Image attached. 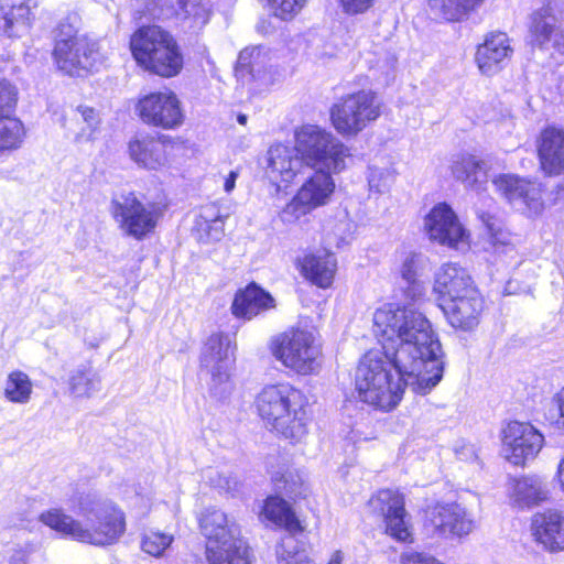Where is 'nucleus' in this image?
<instances>
[{
	"label": "nucleus",
	"instance_id": "obj_1",
	"mask_svg": "<svg viewBox=\"0 0 564 564\" xmlns=\"http://www.w3.org/2000/svg\"><path fill=\"white\" fill-rule=\"evenodd\" d=\"M372 321L381 350H370L359 361L355 380L360 400L390 411L406 387L420 395L430 393L444 372L441 343L430 321L393 304L376 310Z\"/></svg>",
	"mask_w": 564,
	"mask_h": 564
},
{
	"label": "nucleus",
	"instance_id": "obj_2",
	"mask_svg": "<svg viewBox=\"0 0 564 564\" xmlns=\"http://www.w3.org/2000/svg\"><path fill=\"white\" fill-rule=\"evenodd\" d=\"M74 511L80 520L58 508L42 512L39 520L66 538L95 546L112 545L126 532L124 512L110 499L86 494Z\"/></svg>",
	"mask_w": 564,
	"mask_h": 564
},
{
	"label": "nucleus",
	"instance_id": "obj_3",
	"mask_svg": "<svg viewBox=\"0 0 564 564\" xmlns=\"http://www.w3.org/2000/svg\"><path fill=\"white\" fill-rule=\"evenodd\" d=\"M487 160H478L471 154L458 155L452 164L454 177L466 187L480 189L491 177ZM495 188L518 210L529 216L538 215L543 209L540 184L511 174L492 176Z\"/></svg>",
	"mask_w": 564,
	"mask_h": 564
},
{
	"label": "nucleus",
	"instance_id": "obj_4",
	"mask_svg": "<svg viewBox=\"0 0 564 564\" xmlns=\"http://www.w3.org/2000/svg\"><path fill=\"white\" fill-rule=\"evenodd\" d=\"M264 424L284 438L300 442L307 434V415L302 392L289 382L268 384L256 399Z\"/></svg>",
	"mask_w": 564,
	"mask_h": 564
},
{
	"label": "nucleus",
	"instance_id": "obj_5",
	"mask_svg": "<svg viewBox=\"0 0 564 564\" xmlns=\"http://www.w3.org/2000/svg\"><path fill=\"white\" fill-rule=\"evenodd\" d=\"M206 538L209 564H251L250 549L240 536L235 519L216 508H207L199 518Z\"/></svg>",
	"mask_w": 564,
	"mask_h": 564
},
{
	"label": "nucleus",
	"instance_id": "obj_6",
	"mask_svg": "<svg viewBox=\"0 0 564 564\" xmlns=\"http://www.w3.org/2000/svg\"><path fill=\"white\" fill-rule=\"evenodd\" d=\"M130 47L137 63L159 76H176L183 67L176 42L160 26L139 29L131 36Z\"/></svg>",
	"mask_w": 564,
	"mask_h": 564
},
{
	"label": "nucleus",
	"instance_id": "obj_7",
	"mask_svg": "<svg viewBox=\"0 0 564 564\" xmlns=\"http://www.w3.org/2000/svg\"><path fill=\"white\" fill-rule=\"evenodd\" d=\"M270 351L282 366L300 376L315 375L322 368V345L312 329L296 327L274 336Z\"/></svg>",
	"mask_w": 564,
	"mask_h": 564
},
{
	"label": "nucleus",
	"instance_id": "obj_8",
	"mask_svg": "<svg viewBox=\"0 0 564 564\" xmlns=\"http://www.w3.org/2000/svg\"><path fill=\"white\" fill-rule=\"evenodd\" d=\"M294 148L302 162L313 170L340 172L350 156L348 147L315 124H304L295 131Z\"/></svg>",
	"mask_w": 564,
	"mask_h": 564
},
{
	"label": "nucleus",
	"instance_id": "obj_9",
	"mask_svg": "<svg viewBox=\"0 0 564 564\" xmlns=\"http://www.w3.org/2000/svg\"><path fill=\"white\" fill-rule=\"evenodd\" d=\"M76 17L59 22L56 29L53 59L56 67L69 76H85L99 62L97 43L79 35Z\"/></svg>",
	"mask_w": 564,
	"mask_h": 564
},
{
	"label": "nucleus",
	"instance_id": "obj_10",
	"mask_svg": "<svg viewBox=\"0 0 564 564\" xmlns=\"http://www.w3.org/2000/svg\"><path fill=\"white\" fill-rule=\"evenodd\" d=\"M382 112V101L371 89L348 94L330 108V120L343 137H355Z\"/></svg>",
	"mask_w": 564,
	"mask_h": 564
},
{
	"label": "nucleus",
	"instance_id": "obj_11",
	"mask_svg": "<svg viewBox=\"0 0 564 564\" xmlns=\"http://www.w3.org/2000/svg\"><path fill=\"white\" fill-rule=\"evenodd\" d=\"M110 213L123 235L135 240L153 232L160 218L155 204L141 202L132 192L112 198Z\"/></svg>",
	"mask_w": 564,
	"mask_h": 564
},
{
	"label": "nucleus",
	"instance_id": "obj_12",
	"mask_svg": "<svg viewBox=\"0 0 564 564\" xmlns=\"http://www.w3.org/2000/svg\"><path fill=\"white\" fill-rule=\"evenodd\" d=\"M333 173L335 172L328 170H314L280 212L281 221L293 225L314 209L328 204L335 191Z\"/></svg>",
	"mask_w": 564,
	"mask_h": 564
},
{
	"label": "nucleus",
	"instance_id": "obj_13",
	"mask_svg": "<svg viewBox=\"0 0 564 564\" xmlns=\"http://www.w3.org/2000/svg\"><path fill=\"white\" fill-rule=\"evenodd\" d=\"M234 361L230 337L223 333L212 334L203 347L200 364L210 373V392L218 399L226 398L232 390L230 370Z\"/></svg>",
	"mask_w": 564,
	"mask_h": 564
},
{
	"label": "nucleus",
	"instance_id": "obj_14",
	"mask_svg": "<svg viewBox=\"0 0 564 564\" xmlns=\"http://www.w3.org/2000/svg\"><path fill=\"white\" fill-rule=\"evenodd\" d=\"M564 0H545L529 22V43L540 50L553 47L564 54Z\"/></svg>",
	"mask_w": 564,
	"mask_h": 564
},
{
	"label": "nucleus",
	"instance_id": "obj_15",
	"mask_svg": "<svg viewBox=\"0 0 564 564\" xmlns=\"http://www.w3.org/2000/svg\"><path fill=\"white\" fill-rule=\"evenodd\" d=\"M501 442L505 458L516 466H523L538 456L544 436L528 422L510 421L501 431Z\"/></svg>",
	"mask_w": 564,
	"mask_h": 564
},
{
	"label": "nucleus",
	"instance_id": "obj_16",
	"mask_svg": "<svg viewBox=\"0 0 564 564\" xmlns=\"http://www.w3.org/2000/svg\"><path fill=\"white\" fill-rule=\"evenodd\" d=\"M426 525L441 538L466 536L476 528L474 514L457 502L436 503L426 511Z\"/></svg>",
	"mask_w": 564,
	"mask_h": 564
},
{
	"label": "nucleus",
	"instance_id": "obj_17",
	"mask_svg": "<svg viewBox=\"0 0 564 564\" xmlns=\"http://www.w3.org/2000/svg\"><path fill=\"white\" fill-rule=\"evenodd\" d=\"M135 109L144 123L162 129H175L184 121L181 102L170 90L144 96L139 100Z\"/></svg>",
	"mask_w": 564,
	"mask_h": 564
},
{
	"label": "nucleus",
	"instance_id": "obj_18",
	"mask_svg": "<svg viewBox=\"0 0 564 564\" xmlns=\"http://www.w3.org/2000/svg\"><path fill=\"white\" fill-rule=\"evenodd\" d=\"M425 230L431 240L456 250L468 247V234L453 209L445 203L437 204L426 215Z\"/></svg>",
	"mask_w": 564,
	"mask_h": 564
},
{
	"label": "nucleus",
	"instance_id": "obj_19",
	"mask_svg": "<svg viewBox=\"0 0 564 564\" xmlns=\"http://www.w3.org/2000/svg\"><path fill=\"white\" fill-rule=\"evenodd\" d=\"M373 510L383 516L386 531L397 541L406 542L410 536L403 497L390 489L380 490L370 499Z\"/></svg>",
	"mask_w": 564,
	"mask_h": 564
},
{
	"label": "nucleus",
	"instance_id": "obj_20",
	"mask_svg": "<svg viewBox=\"0 0 564 564\" xmlns=\"http://www.w3.org/2000/svg\"><path fill=\"white\" fill-rule=\"evenodd\" d=\"M447 321L454 328L470 330L479 324L484 299L478 290H471L440 304Z\"/></svg>",
	"mask_w": 564,
	"mask_h": 564
},
{
	"label": "nucleus",
	"instance_id": "obj_21",
	"mask_svg": "<svg viewBox=\"0 0 564 564\" xmlns=\"http://www.w3.org/2000/svg\"><path fill=\"white\" fill-rule=\"evenodd\" d=\"M512 53L509 36L503 32H491L478 45L475 61L482 75L492 76L505 67Z\"/></svg>",
	"mask_w": 564,
	"mask_h": 564
},
{
	"label": "nucleus",
	"instance_id": "obj_22",
	"mask_svg": "<svg viewBox=\"0 0 564 564\" xmlns=\"http://www.w3.org/2000/svg\"><path fill=\"white\" fill-rule=\"evenodd\" d=\"M477 289L468 271L455 262L443 263L433 275V293L440 304Z\"/></svg>",
	"mask_w": 564,
	"mask_h": 564
},
{
	"label": "nucleus",
	"instance_id": "obj_23",
	"mask_svg": "<svg viewBox=\"0 0 564 564\" xmlns=\"http://www.w3.org/2000/svg\"><path fill=\"white\" fill-rule=\"evenodd\" d=\"M302 164L295 148L275 144L267 153L265 173L278 187H281V184L288 186L301 172Z\"/></svg>",
	"mask_w": 564,
	"mask_h": 564
},
{
	"label": "nucleus",
	"instance_id": "obj_24",
	"mask_svg": "<svg viewBox=\"0 0 564 564\" xmlns=\"http://www.w3.org/2000/svg\"><path fill=\"white\" fill-rule=\"evenodd\" d=\"M15 96L14 87L0 80V151L19 149L25 137L24 126L19 119L3 116V110L15 104Z\"/></svg>",
	"mask_w": 564,
	"mask_h": 564
},
{
	"label": "nucleus",
	"instance_id": "obj_25",
	"mask_svg": "<svg viewBox=\"0 0 564 564\" xmlns=\"http://www.w3.org/2000/svg\"><path fill=\"white\" fill-rule=\"evenodd\" d=\"M531 531L534 541L545 550L564 551V512L546 510L534 514Z\"/></svg>",
	"mask_w": 564,
	"mask_h": 564
},
{
	"label": "nucleus",
	"instance_id": "obj_26",
	"mask_svg": "<svg viewBox=\"0 0 564 564\" xmlns=\"http://www.w3.org/2000/svg\"><path fill=\"white\" fill-rule=\"evenodd\" d=\"M508 496L512 506L529 509L546 501L550 489L545 479L530 475L511 478L508 482Z\"/></svg>",
	"mask_w": 564,
	"mask_h": 564
},
{
	"label": "nucleus",
	"instance_id": "obj_27",
	"mask_svg": "<svg viewBox=\"0 0 564 564\" xmlns=\"http://www.w3.org/2000/svg\"><path fill=\"white\" fill-rule=\"evenodd\" d=\"M538 152L541 169L547 175L564 173V129H544L540 135Z\"/></svg>",
	"mask_w": 564,
	"mask_h": 564
},
{
	"label": "nucleus",
	"instance_id": "obj_28",
	"mask_svg": "<svg viewBox=\"0 0 564 564\" xmlns=\"http://www.w3.org/2000/svg\"><path fill=\"white\" fill-rule=\"evenodd\" d=\"M35 0H2L0 3V34L17 35L28 29L33 20Z\"/></svg>",
	"mask_w": 564,
	"mask_h": 564
},
{
	"label": "nucleus",
	"instance_id": "obj_29",
	"mask_svg": "<svg viewBox=\"0 0 564 564\" xmlns=\"http://www.w3.org/2000/svg\"><path fill=\"white\" fill-rule=\"evenodd\" d=\"M274 299L270 293L256 283H251L245 290L237 292L231 312L237 317L251 319L261 312L274 307Z\"/></svg>",
	"mask_w": 564,
	"mask_h": 564
},
{
	"label": "nucleus",
	"instance_id": "obj_30",
	"mask_svg": "<svg viewBox=\"0 0 564 564\" xmlns=\"http://www.w3.org/2000/svg\"><path fill=\"white\" fill-rule=\"evenodd\" d=\"M301 273L322 289L332 285L337 270V260L332 253H310L300 261Z\"/></svg>",
	"mask_w": 564,
	"mask_h": 564
},
{
	"label": "nucleus",
	"instance_id": "obj_31",
	"mask_svg": "<svg viewBox=\"0 0 564 564\" xmlns=\"http://www.w3.org/2000/svg\"><path fill=\"white\" fill-rule=\"evenodd\" d=\"M129 155L134 163L148 170H159L169 163L165 145L151 137L131 140Z\"/></svg>",
	"mask_w": 564,
	"mask_h": 564
},
{
	"label": "nucleus",
	"instance_id": "obj_32",
	"mask_svg": "<svg viewBox=\"0 0 564 564\" xmlns=\"http://www.w3.org/2000/svg\"><path fill=\"white\" fill-rule=\"evenodd\" d=\"M261 516L272 523L284 528L289 534L293 535L303 530L299 519L291 510L289 503L279 497H269L264 501Z\"/></svg>",
	"mask_w": 564,
	"mask_h": 564
},
{
	"label": "nucleus",
	"instance_id": "obj_33",
	"mask_svg": "<svg viewBox=\"0 0 564 564\" xmlns=\"http://www.w3.org/2000/svg\"><path fill=\"white\" fill-rule=\"evenodd\" d=\"M479 218L488 229L496 253H506L508 257L514 259L518 254L514 247L516 237L506 230L501 223L489 213H481Z\"/></svg>",
	"mask_w": 564,
	"mask_h": 564
},
{
	"label": "nucleus",
	"instance_id": "obj_34",
	"mask_svg": "<svg viewBox=\"0 0 564 564\" xmlns=\"http://www.w3.org/2000/svg\"><path fill=\"white\" fill-rule=\"evenodd\" d=\"M423 267V257L420 253L409 251L403 252L401 256L400 275L409 283V296L412 299L420 297L423 294L424 288L417 281V276Z\"/></svg>",
	"mask_w": 564,
	"mask_h": 564
},
{
	"label": "nucleus",
	"instance_id": "obj_35",
	"mask_svg": "<svg viewBox=\"0 0 564 564\" xmlns=\"http://www.w3.org/2000/svg\"><path fill=\"white\" fill-rule=\"evenodd\" d=\"M32 391V381L25 372L15 370L8 375L3 390L8 401L26 404L31 400Z\"/></svg>",
	"mask_w": 564,
	"mask_h": 564
},
{
	"label": "nucleus",
	"instance_id": "obj_36",
	"mask_svg": "<svg viewBox=\"0 0 564 564\" xmlns=\"http://www.w3.org/2000/svg\"><path fill=\"white\" fill-rule=\"evenodd\" d=\"M101 378L90 368L77 369L69 378L70 393L76 398H89L100 390Z\"/></svg>",
	"mask_w": 564,
	"mask_h": 564
},
{
	"label": "nucleus",
	"instance_id": "obj_37",
	"mask_svg": "<svg viewBox=\"0 0 564 564\" xmlns=\"http://www.w3.org/2000/svg\"><path fill=\"white\" fill-rule=\"evenodd\" d=\"M196 225L198 230L204 232L208 241H217L224 235V221L221 217L217 215V208L215 206L205 207L196 220Z\"/></svg>",
	"mask_w": 564,
	"mask_h": 564
},
{
	"label": "nucleus",
	"instance_id": "obj_38",
	"mask_svg": "<svg viewBox=\"0 0 564 564\" xmlns=\"http://www.w3.org/2000/svg\"><path fill=\"white\" fill-rule=\"evenodd\" d=\"M176 15L192 21L194 26H202L209 19V8L203 0H177Z\"/></svg>",
	"mask_w": 564,
	"mask_h": 564
},
{
	"label": "nucleus",
	"instance_id": "obj_39",
	"mask_svg": "<svg viewBox=\"0 0 564 564\" xmlns=\"http://www.w3.org/2000/svg\"><path fill=\"white\" fill-rule=\"evenodd\" d=\"M278 564H314L306 553L299 549V543L293 535L282 538L276 549Z\"/></svg>",
	"mask_w": 564,
	"mask_h": 564
},
{
	"label": "nucleus",
	"instance_id": "obj_40",
	"mask_svg": "<svg viewBox=\"0 0 564 564\" xmlns=\"http://www.w3.org/2000/svg\"><path fill=\"white\" fill-rule=\"evenodd\" d=\"M173 542V535L160 531H149L144 533L141 542L142 550L152 555L161 556L163 552Z\"/></svg>",
	"mask_w": 564,
	"mask_h": 564
},
{
	"label": "nucleus",
	"instance_id": "obj_41",
	"mask_svg": "<svg viewBox=\"0 0 564 564\" xmlns=\"http://www.w3.org/2000/svg\"><path fill=\"white\" fill-rule=\"evenodd\" d=\"M274 17L290 21L306 6L307 0H267Z\"/></svg>",
	"mask_w": 564,
	"mask_h": 564
},
{
	"label": "nucleus",
	"instance_id": "obj_42",
	"mask_svg": "<svg viewBox=\"0 0 564 564\" xmlns=\"http://www.w3.org/2000/svg\"><path fill=\"white\" fill-rule=\"evenodd\" d=\"M208 481L220 494L234 496L240 488V481L229 471H214L208 477Z\"/></svg>",
	"mask_w": 564,
	"mask_h": 564
},
{
	"label": "nucleus",
	"instance_id": "obj_43",
	"mask_svg": "<svg viewBox=\"0 0 564 564\" xmlns=\"http://www.w3.org/2000/svg\"><path fill=\"white\" fill-rule=\"evenodd\" d=\"M260 58V50L257 47L245 48L240 52L236 66V76L243 79L246 76L256 78L254 64Z\"/></svg>",
	"mask_w": 564,
	"mask_h": 564
},
{
	"label": "nucleus",
	"instance_id": "obj_44",
	"mask_svg": "<svg viewBox=\"0 0 564 564\" xmlns=\"http://www.w3.org/2000/svg\"><path fill=\"white\" fill-rule=\"evenodd\" d=\"M482 0H455V6H442V17L446 20L458 19L460 14L474 10Z\"/></svg>",
	"mask_w": 564,
	"mask_h": 564
},
{
	"label": "nucleus",
	"instance_id": "obj_45",
	"mask_svg": "<svg viewBox=\"0 0 564 564\" xmlns=\"http://www.w3.org/2000/svg\"><path fill=\"white\" fill-rule=\"evenodd\" d=\"M76 112L79 115L80 120L87 126L86 128H83L82 134L90 138L91 133L100 123L98 111L88 106H78Z\"/></svg>",
	"mask_w": 564,
	"mask_h": 564
},
{
	"label": "nucleus",
	"instance_id": "obj_46",
	"mask_svg": "<svg viewBox=\"0 0 564 564\" xmlns=\"http://www.w3.org/2000/svg\"><path fill=\"white\" fill-rule=\"evenodd\" d=\"M368 180L370 188L381 193L390 186L392 175L386 170L371 169Z\"/></svg>",
	"mask_w": 564,
	"mask_h": 564
},
{
	"label": "nucleus",
	"instance_id": "obj_47",
	"mask_svg": "<svg viewBox=\"0 0 564 564\" xmlns=\"http://www.w3.org/2000/svg\"><path fill=\"white\" fill-rule=\"evenodd\" d=\"M346 13L358 14L367 11L372 4L373 0H339Z\"/></svg>",
	"mask_w": 564,
	"mask_h": 564
},
{
	"label": "nucleus",
	"instance_id": "obj_48",
	"mask_svg": "<svg viewBox=\"0 0 564 564\" xmlns=\"http://www.w3.org/2000/svg\"><path fill=\"white\" fill-rule=\"evenodd\" d=\"M238 176V171H230L229 174L226 176L224 182V191L226 193H231L234 191Z\"/></svg>",
	"mask_w": 564,
	"mask_h": 564
},
{
	"label": "nucleus",
	"instance_id": "obj_49",
	"mask_svg": "<svg viewBox=\"0 0 564 564\" xmlns=\"http://www.w3.org/2000/svg\"><path fill=\"white\" fill-rule=\"evenodd\" d=\"M555 479H556L561 490L564 492V456L560 459V462L557 464Z\"/></svg>",
	"mask_w": 564,
	"mask_h": 564
},
{
	"label": "nucleus",
	"instance_id": "obj_50",
	"mask_svg": "<svg viewBox=\"0 0 564 564\" xmlns=\"http://www.w3.org/2000/svg\"><path fill=\"white\" fill-rule=\"evenodd\" d=\"M343 561H344V553L340 550H338L333 553V555L327 564H343Z\"/></svg>",
	"mask_w": 564,
	"mask_h": 564
},
{
	"label": "nucleus",
	"instance_id": "obj_51",
	"mask_svg": "<svg viewBox=\"0 0 564 564\" xmlns=\"http://www.w3.org/2000/svg\"><path fill=\"white\" fill-rule=\"evenodd\" d=\"M10 564H26L24 553L17 552L14 555H12Z\"/></svg>",
	"mask_w": 564,
	"mask_h": 564
},
{
	"label": "nucleus",
	"instance_id": "obj_52",
	"mask_svg": "<svg viewBox=\"0 0 564 564\" xmlns=\"http://www.w3.org/2000/svg\"><path fill=\"white\" fill-rule=\"evenodd\" d=\"M238 122H239L240 124H246V122H247V116H246V115H239V116H238Z\"/></svg>",
	"mask_w": 564,
	"mask_h": 564
},
{
	"label": "nucleus",
	"instance_id": "obj_53",
	"mask_svg": "<svg viewBox=\"0 0 564 564\" xmlns=\"http://www.w3.org/2000/svg\"><path fill=\"white\" fill-rule=\"evenodd\" d=\"M431 7H436L438 4V0H431Z\"/></svg>",
	"mask_w": 564,
	"mask_h": 564
}]
</instances>
